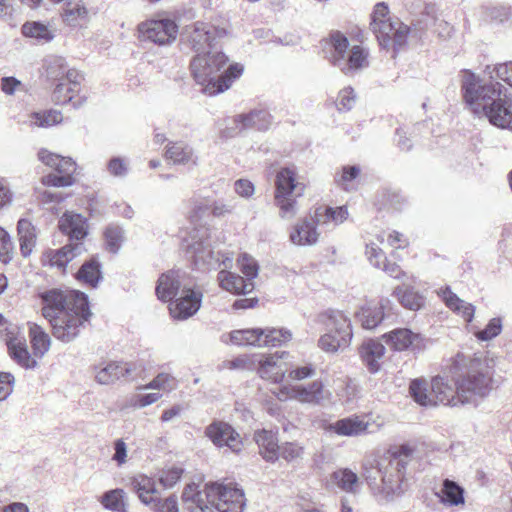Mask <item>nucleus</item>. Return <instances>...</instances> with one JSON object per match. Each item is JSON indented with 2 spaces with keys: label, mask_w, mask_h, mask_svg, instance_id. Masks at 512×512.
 Wrapping results in <instances>:
<instances>
[{
  "label": "nucleus",
  "mask_w": 512,
  "mask_h": 512,
  "mask_svg": "<svg viewBox=\"0 0 512 512\" xmlns=\"http://www.w3.org/2000/svg\"><path fill=\"white\" fill-rule=\"evenodd\" d=\"M39 297L42 315L49 321L53 336L64 343L73 341L91 315L87 296L76 290L52 288Z\"/></svg>",
  "instance_id": "obj_1"
},
{
  "label": "nucleus",
  "mask_w": 512,
  "mask_h": 512,
  "mask_svg": "<svg viewBox=\"0 0 512 512\" xmlns=\"http://www.w3.org/2000/svg\"><path fill=\"white\" fill-rule=\"evenodd\" d=\"M463 97L478 117L501 128L512 129V96L499 82H484L470 71L462 76Z\"/></svg>",
  "instance_id": "obj_2"
},
{
  "label": "nucleus",
  "mask_w": 512,
  "mask_h": 512,
  "mask_svg": "<svg viewBox=\"0 0 512 512\" xmlns=\"http://www.w3.org/2000/svg\"><path fill=\"white\" fill-rule=\"evenodd\" d=\"M209 229L200 227L192 229L183 239L182 248L188 259L202 270L218 269V281L224 290L234 294H248L253 291L254 283L246 281L243 277L227 271L232 267L233 258L221 255L211 249Z\"/></svg>",
  "instance_id": "obj_3"
},
{
  "label": "nucleus",
  "mask_w": 512,
  "mask_h": 512,
  "mask_svg": "<svg viewBox=\"0 0 512 512\" xmlns=\"http://www.w3.org/2000/svg\"><path fill=\"white\" fill-rule=\"evenodd\" d=\"M450 373L462 405H477L495 388L494 371L488 359L482 355L457 353Z\"/></svg>",
  "instance_id": "obj_4"
},
{
  "label": "nucleus",
  "mask_w": 512,
  "mask_h": 512,
  "mask_svg": "<svg viewBox=\"0 0 512 512\" xmlns=\"http://www.w3.org/2000/svg\"><path fill=\"white\" fill-rule=\"evenodd\" d=\"M410 452V448L402 446L399 455L387 454L364 464L363 477L379 502L392 501L404 493L403 479L407 462L401 455L407 457Z\"/></svg>",
  "instance_id": "obj_5"
},
{
  "label": "nucleus",
  "mask_w": 512,
  "mask_h": 512,
  "mask_svg": "<svg viewBox=\"0 0 512 512\" xmlns=\"http://www.w3.org/2000/svg\"><path fill=\"white\" fill-rule=\"evenodd\" d=\"M228 57L222 52L208 50L197 54L191 61L190 67L195 81L203 86V92L208 95H216L228 90L232 83L238 79L244 67L239 63L229 65L221 74H218L226 66Z\"/></svg>",
  "instance_id": "obj_6"
},
{
  "label": "nucleus",
  "mask_w": 512,
  "mask_h": 512,
  "mask_svg": "<svg viewBox=\"0 0 512 512\" xmlns=\"http://www.w3.org/2000/svg\"><path fill=\"white\" fill-rule=\"evenodd\" d=\"M370 26L379 45L384 49L393 50V57L407 43L409 27L398 18H391L389 8L384 2L375 5Z\"/></svg>",
  "instance_id": "obj_7"
},
{
  "label": "nucleus",
  "mask_w": 512,
  "mask_h": 512,
  "mask_svg": "<svg viewBox=\"0 0 512 512\" xmlns=\"http://www.w3.org/2000/svg\"><path fill=\"white\" fill-rule=\"evenodd\" d=\"M409 393L416 403L424 407H434L437 404L462 405L457 386L449 384L448 380L441 376L434 377L430 385L424 379L412 380Z\"/></svg>",
  "instance_id": "obj_8"
},
{
  "label": "nucleus",
  "mask_w": 512,
  "mask_h": 512,
  "mask_svg": "<svg viewBox=\"0 0 512 512\" xmlns=\"http://www.w3.org/2000/svg\"><path fill=\"white\" fill-rule=\"evenodd\" d=\"M317 322L326 330L318 341L323 351L335 353L350 344L353 336L352 324L343 311L328 309L317 316Z\"/></svg>",
  "instance_id": "obj_9"
},
{
  "label": "nucleus",
  "mask_w": 512,
  "mask_h": 512,
  "mask_svg": "<svg viewBox=\"0 0 512 512\" xmlns=\"http://www.w3.org/2000/svg\"><path fill=\"white\" fill-rule=\"evenodd\" d=\"M333 53L331 62L343 73L350 74L368 66V53L361 46L348 49L349 41L345 35L336 31L330 35Z\"/></svg>",
  "instance_id": "obj_10"
},
{
  "label": "nucleus",
  "mask_w": 512,
  "mask_h": 512,
  "mask_svg": "<svg viewBox=\"0 0 512 512\" xmlns=\"http://www.w3.org/2000/svg\"><path fill=\"white\" fill-rule=\"evenodd\" d=\"M205 497L218 512H242L245 507L244 492L230 484H206Z\"/></svg>",
  "instance_id": "obj_11"
},
{
  "label": "nucleus",
  "mask_w": 512,
  "mask_h": 512,
  "mask_svg": "<svg viewBox=\"0 0 512 512\" xmlns=\"http://www.w3.org/2000/svg\"><path fill=\"white\" fill-rule=\"evenodd\" d=\"M331 393L325 389L322 381L315 380L312 383L304 385H288L283 386L276 393V397L280 401L294 399L301 403L320 405L328 400Z\"/></svg>",
  "instance_id": "obj_12"
},
{
  "label": "nucleus",
  "mask_w": 512,
  "mask_h": 512,
  "mask_svg": "<svg viewBox=\"0 0 512 512\" xmlns=\"http://www.w3.org/2000/svg\"><path fill=\"white\" fill-rule=\"evenodd\" d=\"M224 29H219L209 23L196 22L187 26L184 32V39L197 54L211 50L213 42L217 38L223 37Z\"/></svg>",
  "instance_id": "obj_13"
},
{
  "label": "nucleus",
  "mask_w": 512,
  "mask_h": 512,
  "mask_svg": "<svg viewBox=\"0 0 512 512\" xmlns=\"http://www.w3.org/2000/svg\"><path fill=\"white\" fill-rule=\"evenodd\" d=\"M138 31L143 40L158 45H167L176 40L178 26L168 18L151 19L139 24Z\"/></svg>",
  "instance_id": "obj_14"
},
{
  "label": "nucleus",
  "mask_w": 512,
  "mask_h": 512,
  "mask_svg": "<svg viewBox=\"0 0 512 512\" xmlns=\"http://www.w3.org/2000/svg\"><path fill=\"white\" fill-rule=\"evenodd\" d=\"M385 343L394 351L410 349L414 353L422 352L426 348L427 340L420 334L407 328H398L382 336Z\"/></svg>",
  "instance_id": "obj_15"
},
{
  "label": "nucleus",
  "mask_w": 512,
  "mask_h": 512,
  "mask_svg": "<svg viewBox=\"0 0 512 512\" xmlns=\"http://www.w3.org/2000/svg\"><path fill=\"white\" fill-rule=\"evenodd\" d=\"M205 435L217 447H227L234 453H238L242 449L243 443L240 435L226 422H212L206 427Z\"/></svg>",
  "instance_id": "obj_16"
},
{
  "label": "nucleus",
  "mask_w": 512,
  "mask_h": 512,
  "mask_svg": "<svg viewBox=\"0 0 512 512\" xmlns=\"http://www.w3.org/2000/svg\"><path fill=\"white\" fill-rule=\"evenodd\" d=\"M201 301V292L183 287L181 293L169 304L170 314L174 319L185 320L199 310Z\"/></svg>",
  "instance_id": "obj_17"
},
{
  "label": "nucleus",
  "mask_w": 512,
  "mask_h": 512,
  "mask_svg": "<svg viewBox=\"0 0 512 512\" xmlns=\"http://www.w3.org/2000/svg\"><path fill=\"white\" fill-rule=\"evenodd\" d=\"M95 380L101 385H110L117 380L131 375L132 364L127 362L109 361L94 367Z\"/></svg>",
  "instance_id": "obj_18"
},
{
  "label": "nucleus",
  "mask_w": 512,
  "mask_h": 512,
  "mask_svg": "<svg viewBox=\"0 0 512 512\" xmlns=\"http://www.w3.org/2000/svg\"><path fill=\"white\" fill-rule=\"evenodd\" d=\"M275 187V195L299 197L305 190V185L297 181V172L294 167H284L277 172Z\"/></svg>",
  "instance_id": "obj_19"
},
{
  "label": "nucleus",
  "mask_w": 512,
  "mask_h": 512,
  "mask_svg": "<svg viewBox=\"0 0 512 512\" xmlns=\"http://www.w3.org/2000/svg\"><path fill=\"white\" fill-rule=\"evenodd\" d=\"M183 287H186L182 283V275L179 271H169L163 273L157 282L156 295L160 300L170 301L176 298Z\"/></svg>",
  "instance_id": "obj_20"
},
{
  "label": "nucleus",
  "mask_w": 512,
  "mask_h": 512,
  "mask_svg": "<svg viewBox=\"0 0 512 512\" xmlns=\"http://www.w3.org/2000/svg\"><path fill=\"white\" fill-rule=\"evenodd\" d=\"M83 250L84 247L82 243L76 242L75 244H67L61 249L46 252L43 257V263L51 267L64 269L65 266L77 255H80Z\"/></svg>",
  "instance_id": "obj_21"
},
{
  "label": "nucleus",
  "mask_w": 512,
  "mask_h": 512,
  "mask_svg": "<svg viewBox=\"0 0 512 512\" xmlns=\"http://www.w3.org/2000/svg\"><path fill=\"white\" fill-rule=\"evenodd\" d=\"M319 233L312 223L307 218L299 220L291 229L289 240L292 244L297 246H312L318 242Z\"/></svg>",
  "instance_id": "obj_22"
},
{
  "label": "nucleus",
  "mask_w": 512,
  "mask_h": 512,
  "mask_svg": "<svg viewBox=\"0 0 512 512\" xmlns=\"http://www.w3.org/2000/svg\"><path fill=\"white\" fill-rule=\"evenodd\" d=\"M371 424L359 416H350L337 420L330 426L337 435L356 437L366 433H371Z\"/></svg>",
  "instance_id": "obj_23"
},
{
  "label": "nucleus",
  "mask_w": 512,
  "mask_h": 512,
  "mask_svg": "<svg viewBox=\"0 0 512 512\" xmlns=\"http://www.w3.org/2000/svg\"><path fill=\"white\" fill-rule=\"evenodd\" d=\"M389 305L390 301L388 299H382L375 305L366 304L356 313V317L363 328L373 329L382 322L385 317V310L389 308Z\"/></svg>",
  "instance_id": "obj_24"
},
{
  "label": "nucleus",
  "mask_w": 512,
  "mask_h": 512,
  "mask_svg": "<svg viewBox=\"0 0 512 512\" xmlns=\"http://www.w3.org/2000/svg\"><path fill=\"white\" fill-rule=\"evenodd\" d=\"M59 229L70 240L80 241L87 235L86 219L81 214L66 212L59 219Z\"/></svg>",
  "instance_id": "obj_25"
},
{
  "label": "nucleus",
  "mask_w": 512,
  "mask_h": 512,
  "mask_svg": "<svg viewBox=\"0 0 512 512\" xmlns=\"http://www.w3.org/2000/svg\"><path fill=\"white\" fill-rule=\"evenodd\" d=\"M438 294L450 310L460 315L467 323L472 322L475 313L474 305L460 299L448 286L441 288Z\"/></svg>",
  "instance_id": "obj_26"
},
{
  "label": "nucleus",
  "mask_w": 512,
  "mask_h": 512,
  "mask_svg": "<svg viewBox=\"0 0 512 512\" xmlns=\"http://www.w3.org/2000/svg\"><path fill=\"white\" fill-rule=\"evenodd\" d=\"M10 357L21 367L33 369L37 361L30 355L24 337H11L6 341Z\"/></svg>",
  "instance_id": "obj_27"
},
{
  "label": "nucleus",
  "mask_w": 512,
  "mask_h": 512,
  "mask_svg": "<svg viewBox=\"0 0 512 512\" xmlns=\"http://www.w3.org/2000/svg\"><path fill=\"white\" fill-rule=\"evenodd\" d=\"M281 356L278 353L262 356L258 360V374L261 378L272 382H280L285 375V369L280 363Z\"/></svg>",
  "instance_id": "obj_28"
},
{
  "label": "nucleus",
  "mask_w": 512,
  "mask_h": 512,
  "mask_svg": "<svg viewBox=\"0 0 512 512\" xmlns=\"http://www.w3.org/2000/svg\"><path fill=\"white\" fill-rule=\"evenodd\" d=\"M385 346L375 340H369L360 348V355L370 373H376L380 369V360L385 354Z\"/></svg>",
  "instance_id": "obj_29"
},
{
  "label": "nucleus",
  "mask_w": 512,
  "mask_h": 512,
  "mask_svg": "<svg viewBox=\"0 0 512 512\" xmlns=\"http://www.w3.org/2000/svg\"><path fill=\"white\" fill-rule=\"evenodd\" d=\"M254 440L259 447L260 454L266 461L274 462L278 459V440L272 431L266 429L256 431Z\"/></svg>",
  "instance_id": "obj_30"
},
{
  "label": "nucleus",
  "mask_w": 512,
  "mask_h": 512,
  "mask_svg": "<svg viewBox=\"0 0 512 512\" xmlns=\"http://www.w3.org/2000/svg\"><path fill=\"white\" fill-rule=\"evenodd\" d=\"M235 122L241 124L243 129L267 130L272 124V116L263 109L252 110L247 114L237 115Z\"/></svg>",
  "instance_id": "obj_31"
},
{
  "label": "nucleus",
  "mask_w": 512,
  "mask_h": 512,
  "mask_svg": "<svg viewBox=\"0 0 512 512\" xmlns=\"http://www.w3.org/2000/svg\"><path fill=\"white\" fill-rule=\"evenodd\" d=\"M165 156L174 164L185 165L197 163V157L193 148L183 141L170 142L167 145Z\"/></svg>",
  "instance_id": "obj_32"
},
{
  "label": "nucleus",
  "mask_w": 512,
  "mask_h": 512,
  "mask_svg": "<svg viewBox=\"0 0 512 512\" xmlns=\"http://www.w3.org/2000/svg\"><path fill=\"white\" fill-rule=\"evenodd\" d=\"M62 18L71 27H81L88 22V10L81 0H68Z\"/></svg>",
  "instance_id": "obj_33"
},
{
  "label": "nucleus",
  "mask_w": 512,
  "mask_h": 512,
  "mask_svg": "<svg viewBox=\"0 0 512 512\" xmlns=\"http://www.w3.org/2000/svg\"><path fill=\"white\" fill-rule=\"evenodd\" d=\"M436 495L445 506H463L465 504L464 489L450 479L443 481L442 487Z\"/></svg>",
  "instance_id": "obj_34"
},
{
  "label": "nucleus",
  "mask_w": 512,
  "mask_h": 512,
  "mask_svg": "<svg viewBox=\"0 0 512 512\" xmlns=\"http://www.w3.org/2000/svg\"><path fill=\"white\" fill-rule=\"evenodd\" d=\"M38 159L45 165L54 168L59 174L71 175L76 170V164L71 158H64L60 155L41 149L38 152Z\"/></svg>",
  "instance_id": "obj_35"
},
{
  "label": "nucleus",
  "mask_w": 512,
  "mask_h": 512,
  "mask_svg": "<svg viewBox=\"0 0 512 512\" xmlns=\"http://www.w3.org/2000/svg\"><path fill=\"white\" fill-rule=\"evenodd\" d=\"M263 333L262 328H249L234 330L229 334L230 342L238 346H258L263 347Z\"/></svg>",
  "instance_id": "obj_36"
},
{
  "label": "nucleus",
  "mask_w": 512,
  "mask_h": 512,
  "mask_svg": "<svg viewBox=\"0 0 512 512\" xmlns=\"http://www.w3.org/2000/svg\"><path fill=\"white\" fill-rule=\"evenodd\" d=\"M28 327L34 356L41 358L50 348V336L40 325L36 323L29 322Z\"/></svg>",
  "instance_id": "obj_37"
},
{
  "label": "nucleus",
  "mask_w": 512,
  "mask_h": 512,
  "mask_svg": "<svg viewBox=\"0 0 512 512\" xmlns=\"http://www.w3.org/2000/svg\"><path fill=\"white\" fill-rule=\"evenodd\" d=\"M20 241V251L24 257L31 254L36 244V231L32 223L27 219H20L17 224Z\"/></svg>",
  "instance_id": "obj_38"
},
{
  "label": "nucleus",
  "mask_w": 512,
  "mask_h": 512,
  "mask_svg": "<svg viewBox=\"0 0 512 512\" xmlns=\"http://www.w3.org/2000/svg\"><path fill=\"white\" fill-rule=\"evenodd\" d=\"M330 482L342 491L349 493H356L360 486L357 474L350 469H339L333 472Z\"/></svg>",
  "instance_id": "obj_39"
},
{
  "label": "nucleus",
  "mask_w": 512,
  "mask_h": 512,
  "mask_svg": "<svg viewBox=\"0 0 512 512\" xmlns=\"http://www.w3.org/2000/svg\"><path fill=\"white\" fill-rule=\"evenodd\" d=\"M133 486L142 503L147 506L152 502L155 496H157L156 485L152 478L140 475L134 478Z\"/></svg>",
  "instance_id": "obj_40"
},
{
  "label": "nucleus",
  "mask_w": 512,
  "mask_h": 512,
  "mask_svg": "<svg viewBox=\"0 0 512 512\" xmlns=\"http://www.w3.org/2000/svg\"><path fill=\"white\" fill-rule=\"evenodd\" d=\"M77 279L91 287H96L102 279L100 264L95 259L85 262L78 270Z\"/></svg>",
  "instance_id": "obj_41"
},
{
  "label": "nucleus",
  "mask_w": 512,
  "mask_h": 512,
  "mask_svg": "<svg viewBox=\"0 0 512 512\" xmlns=\"http://www.w3.org/2000/svg\"><path fill=\"white\" fill-rule=\"evenodd\" d=\"M22 33L26 37L34 38L39 42L47 43L53 40L54 33L48 26L40 22H27L22 26Z\"/></svg>",
  "instance_id": "obj_42"
},
{
  "label": "nucleus",
  "mask_w": 512,
  "mask_h": 512,
  "mask_svg": "<svg viewBox=\"0 0 512 512\" xmlns=\"http://www.w3.org/2000/svg\"><path fill=\"white\" fill-rule=\"evenodd\" d=\"M79 92L78 89L71 87V84L59 82L52 93V100L56 104L64 105L72 103L74 108L82 105L83 101L74 102V96Z\"/></svg>",
  "instance_id": "obj_43"
},
{
  "label": "nucleus",
  "mask_w": 512,
  "mask_h": 512,
  "mask_svg": "<svg viewBox=\"0 0 512 512\" xmlns=\"http://www.w3.org/2000/svg\"><path fill=\"white\" fill-rule=\"evenodd\" d=\"M263 347L281 346L292 339V332L285 328H265Z\"/></svg>",
  "instance_id": "obj_44"
},
{
  "label": "nucleus",
  "mask_w": 512,
  "mask_h": 512,
  "mask_svg": "<svg viewBox=\"0 0 512 512\" xmlns=\"http://www.w3.org/2000/svg\"><path fill=\"white\" fill-rule=\"evenodd\" d=\"M297 197L295 195H275V205L279 209V216L285 220L293 219L298 212Z\"/></svg>",
  "instance_id": "obj_45"
},
{
  "label": "nucleus",
  "mask_w": 512,
  "mask_h": 512,
  "mask_svg": "<svg viewBox=\"0 0 512 512\" xmlns=\"http://www.w3.org/2000/svg\"><path fill=\"white\" fill-rule=\"evenodd\" d=\"M125 496L124 490L113 489L104 493L100 502L106 509L116 512H126Z\"/></svg>",
  "instance_id": "obj_46"
},
{
  "label": "nucleus",
  "mask_w": 512,
  "mask_h": 512,
  "mask_svg": "<svg viewBox=\"0 0 512 512\" xmlns=\"http://www.w3.org/2000/svg\"><path fill=\"white\" fill-rule=\"evenodd\" d=\"M395 294L400 303L407 309L419 310L424 305V297L412 289L397 287Z\"/></svg>",
  "instance_id": "obj_47"
},
{
  "label": "nucleus",
  "mask_w": 512,
  "mask_h": 512,
  "mask_svg": "<svg viewBox=\"0 0 512 512\" xmlns=\"http://www.w3.org/2000/svg\"><path fill=\"white\" fill-rule=\"evenodd\" d=\"M44 67L48 78L60 80L64 77L67 64L63 57L52 55L45 59Z\"/></svg>",
  "instance_id": "obj_48"
},
{
  "label": "nucleus",
  "mask_w": 512,
  "mask_h": 512,
  "mask_svg": "<svg viewBox=\"0 0 512 512\" xmlns=\"http://www.w3.org/2000/svg\"><path fill=\"white\" fill-rule=\"evenodd\" d=\"M62 120V114L57 110L36 112L31 115V125L36 127H50L62 122Z\"/></svg>",
  "instance_id": "obj_49"
},
{
  "label": "nucleus",
  "mask_w": 512,
  "mask_h": 512,
  "mask_svg": "<svg viewBox=\"0 0 512 512\" xmlns=\"http://www.w3.org/2000/svg\"><path fill=\"white\" fill-rule=\"evenodd\" d=\"M104 235L108 250L117 253L125 239L123 229L111 224L106 228Z\"/></svg>",
  "instance_id": "obj_50"
},
{
  "label": "nucleus",
  "mask_w": 512,
  "mask_h": 512,
  "mask_svg": "<svg viewBox=\"0 0 512 512\" xmlns=\"http://www.w3.org/2000/svg\"><path fill=\"white\" fill-rule=\"evenodd\" d=\"M176 387L175 378L168 373H159L151 382L140 387L139 389H154L171 391Z\"/></svg>",
  "instance_id": "obj_51"
},
{
  "label": "nucleus",
  "mask_w": 512,
  "mask_h": 512,
  "mask_svg": "<svg viewBox=\"0 0 512 512\" xmlns=\"http://www.w3.org/2000/svg\"><path fill=\"white\" fill-rule=\"evenodd\" d=\"M148 506H150L154 512H179L176 495H170L165 499L155 496Z\"/></svg>",
  "instance_id": "obj_52"
},
{
  "label": "nucleus",
  "mask_w": 512,
  "mask_h": 512,
  "mask_svg": "<svg viewBox=\"0 0 512 512\" xmlns=\"http://www.w3.org/2000/svg\"><path fill=\"white\" fill-rule=\"evenodd\" d=\"M303 447L297 443L286 442L278 447V457L291 462L302 457Z\"/></svg>",
  "instance_id": "obj_53"
},
{
  "label": "nucleus",
  "mask_w": 512,
  "mask_h": 512,
  "mask_svg": "<svg viewBox=\"0 0 512 512\" xmlns=\"http://www.w3.org/2000/svg\"><path fill=\"white\" fill-rule=\"evenodd\" d=\"M238 264L242 273L246 276V281L252 280L258 275L257 262L248 254H242L238 259Z\"/></svg>",
  "instance_id": "obj_54"
},
{
  "label": "nucleus",
  "mask_w": 512,
  "mask_h": 512,
  "mask_svg": "<svg viewBox=\"0 0 512 512\" xmlns=\"http://www.w3.org/2000/svg\"><path fill=\"white\" fill-rule=\"evenodd\" d=\"M502 324L499 318H493L486 325L485 329L475 332V336L481 341H488L501 333Z\"/></svg>",
  "instance_id": "obj_55"
},
{
  "label": "nucleus",
  "mask_w": 512,
  "mask_h": 512,
  "mask_svg": "<svg viewBox=\"0 0 512 512\" xmlns=\"http://www.w3.org/2000/svg\"><path fill=\"white\" fill-rule=\"evenodd\" d=\"M356 103V94L351 87L342 89L337 98V107L340 111H349Z\"/></svg>",
  "instance_id": "obj_56"
},
{
  "label": "nucleus",
  "mask_w": 512,
  "mask_h": 512,
  "mask_svg": "<svg viewBox=\"0 0 512 512\" xmlns=\"http://www.w3.org/2000/svg\"><path fill=\"white\" fill-rule=\"evenodd\" d=\"M13 244L9 234L0 228V261L7 264L12 259Z\"/></svg>",
  "instance_id": "obj_57"
},
{
  "label": "nucleus",
  "mask_w": 512,
  "mask_h": 512,
  "mask_svg": "<svg viewBox=\"0 0 512 512\" xmlns=\"http://www.w3.org/2000/svg\"><path fill=\"white\" fill-rule=\"evenodd\" d=\"M183 473V469L178 467H173L166 471H163L159 481L164 488H172L181 478Z\"/></svg>",
  "instance_id": "obj_58"
},
{
  "label": "nucleus",
  "mask_w": 512,
  "mask_h": 512,
  "mask_svg": "<svg viewBox=\"0 0 512 512\" xmlns=\"http://www.w3.org/2000/svg\"><path fill=\"white\" fill-rule=\"evenodd\" d=\"M365 254L369 262L376 268H381V264L386 260L383 251L375 243L366 245Z\"/></svg>",
  "instance_id": "obj_59"
},
{
  "label": "nucleus",
  "mask_w": 512,
  "mask_h": 512,
  "mask_svg": "<svg viewBox=\"0 0 512 512\" xmlns=\"http://www.w3.org/2000/svg\"><path fill=\"white\" fill-rule=\"evenodd\" d=\"M42 182L47 186L67 187L74 183V179L71 175L48 174L47 176L43 177Z\"/></svg>",
  "instance_id": "obj_60"
},
{
  "label": "nucleus",
  "mask_w": 512,
  "mask_h": 512,
  "mask_svg": "<svg viewBox=\"0 0 512 512\" xmlns=\"http://www.w3.org/2000/svg\"><path fill=\"white\" fill-rule=\"evenodd\" d=\"M107 169L113 176L124 177L128 173V163L123 158L114 157L108 162Z\"/></svg>",
  "instance_id": "obj_61"
},
{
  "label": "nucleus",
  "mask_w": 512,
  "mask_h": 512,
  "mask_svg": "<svg viewBox=\"0 0 512 512\" xmlns=\"http://www.w3.org/2000/svg\"><path fill=\"white\" fill-rule=\"evenodd\" d=\"M331 213H332V207L319 206L315 209L314 215L310 221L312 223H315V227L317 225L330 224V223H332Z\"/></svg>",
  "instance_id": "obj_62"
},
{
  "label": "nucleus",
  "mask_w": 512,
  "mask_h": 512,
  "mask_svg": "<svg viewBox=\"0 0 512 512\" xmlns=\"http://www.w3.org/2000/svg\"><path fill=\"white\" fill-rule=\"evenodd\" d=\"M14 376L8 372H0V401L5 400L13 391Z\"/></svg>",
  "instance_id": "obj_63"
},
{
  "label": "nucleus",
  "mask_w": 512,
  "mask_h": 512,
  "mask_svg": "<svg viewBox=\"0 0 512 512\" xmlns=\"http://www.w3.org/2000/svg\"><path fill=\"white\" fill-rule=\"evenodd\" d=\"M495 73L498 79L512 87V61L498 64Z\"/></svg>",
  "instance_id": "obj_64"
}]
</instances>
